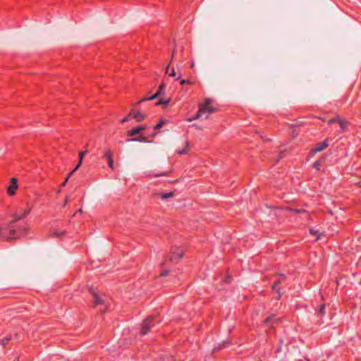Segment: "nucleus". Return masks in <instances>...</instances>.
<instances>
[{
	"instance_id": "ddd939ff",
	"label": "nucleus",
	"mask_w": 361,
	"mask_h": 361,
	"mask_svg": "<svg viewBox=\"0 0 361 361\" xmlns=\"http://www.w3.org/2000/svg\"><path fill=\"white\" fill-rule=\"evenodd\" d=\"M30 209H26L22 213V214L16 215L14 219L11 221V224L25 217L30 213Z\"/></svg>"
},
{
	"instance_id": "f704fd0d",
	"label": "nucleus",
	"mask_w": 361,
	"mask_h": 361,
	"mask_svg": "<svg viewBox=\"0 0 361 361\" xmlns=\"http://www.w3.org/2000/svg\"><path fill=\"white\" fill-rule=\"evenodd\" d=\"M67 203H68V200L66 199V200H64V205H66Z\"/></svg>"
},
{
	"instance_id": "f8f14e48",
	"label": "nucleus",
	"mask_w": 361,
	"mask_h": 361,
	"mask_svg": "<svg viewBox=\"0 0 361 361\" xmlns=\"http://www.w3.org/2000/svg\"><path fill=\"white\" fill-rule=\"evenodd\" d=\"M286 279V276L283 274L279 275L278 279L274 283L272 286V288L276 290V291L279 294V297L281 296L280 290L276 289V287L279 284L282 283Z\"/></svg>"
},
{
	"instance_id": "72a5a7b5",
	"label": "nucleus",
	"mask_w": 361,
	"mask_h": 361,
	"mask_svg": "<svg viewBox=\"0 0 361 361\" xmlns=\"http://www.w3.org/2000/svg\"><path fill=\"white\" fill-rule=\"evenodd\" d=\"M181 77V74L178 73V77L176 78V80H178Z\"/></svg>"
},
{
	"instance_id": "0eeeda50",
	"label": "nucleus",
	"mask_w": 361,
	"mask_h": 361,
	"mask_svg": "<svg viewBox=\"0 0 361 361\" xmlns=\"http://www.w3.org/2000/svg\"><path fill=\"white\" fill-rule=\"evenodd\" d=\"M18 179L16 178H12L11 179V184L7 188V193L9 196H13L15 194L16 190L18 189Z\"/></svg>"
},
{
	"instance_id": "5701e85b",
	"label": "nucleus",
	"mask_w": 361,
	"mask_h": 361,
	"mask_svg": "<svg viewBox=\"0 0 361 361\" xmlns=\"http://www.w3.org/2000/svg\"><path fill=\"white\" fill-rule=\"evenodd\" d=\"M324 308H325L324 305H322L320 306L319 312H320L322 316H324Z\"/></svg>"
},
{
	"instance_id": "f03ea898",
	"label": "nucleus",
	"mask_w": 361,
	"mask_h": 361,
	"mask_svg": "<svg viewBox=\"0 0 361 361\" xmlns=\"http://www.w3.org/2000/svg\"><path fill=\"white\" fill-rule=\"evenodd\" d=\"M146 117V115L144 113H142L140 111H136L135 109L130 110V113L123 118L121 123H125L131 119L134 118L137 121L140 122L142 121Z\"/></svg>"
},
{
	"instance_id": "6e6552de",
	"label": "nucleus",
	"mask_w": 361,
	"mask_h": 361,
	"mask_svg": "<svg viewBox=\"0 0 361 361\" xmlns=\"http://www.w3.org/2000/svg\"><path fill=\"white\" fill-rule=\"evenodd\" d=\"M183 255V252L179 248L176 247L172 250L171 255L169 257L171 262H178Z\"/></svg>"
},
{
	"instance_id": "9d476101",
	"label": "nucleus",
	"mask_w": 361,
	"mask_h": 361,
	"mask_svg": "<svg viewBox=\"0 0 361 361\" xmlns=\"http://www.w3.org/2000/svg\"><path fill=\"white\" fill-rule=\"evenodd\" d=\"M328 146V142L327 140H325L324 141L317 144L316 147L312 149L311 154L319 152L324 149Z\"/></svg>"
},
{
	"instance_id": "4be33fe9",
	"label": "nucleus",
	"mask_w": 361,
	"mask_h": 361,
	"mask_svg": "<svg viewBox=\"0 0 361 361\" xmlns=\"http://www.w3.org/2000/svg\"><path fill=\"white\" fill-rule=\"evenodd\" d=\"M170 77H175L176 75V73L175 72L174 68H172L171 73H169Z\"/></svg>"
},
{
	"instance_id": "473e14b6",
	"label": "nucleus",
	"mask_w": 361,
	"mask_h": 361,
	"mask_svg": "<svg viewBox=\"0 0 361 361\" xmlns=\"http://www.w3.org/2000/svg\"><path fill=\"white\" fill-rule=\"evenodd\" d=\"M169 69V64L167 66L166 69V73H168Z\"/></svg>"
},
{
	"instance_id": "a211bd4d",
	"label": "nucleus",
	"mask_w": 361,
	"mask_h": 361,
	"mask_svg": "<svg viewBox=\"0 0 361 361\" xmlns=\"http://www.w3.org/2000/svg\"><path fill=\"white\" fill-rule=\"evenodd\" d=\"M165 121H163V120H161L155 126H154V129L156 130H158V129H160L163 125L164 124Z\"/></svg>"
},
{
	"instance_id": "c756f323",
	"label": "nucleus",
	"mask_w": 361,
	"mask_h": 361,
	"mask_svg": "<svg viewBox=\"0 0 361 361\" xmlns=\"http://www.w3.org/2000/svg\"><path fill=\"white\" fill-rule=\"evenodd\" d=\"M290 210L293 211V212H298V213H300V212H305L304 210H300V209H290Z\"/></svg>"
},
{
	"instance_id": "58836bf2",
	"label": "nucleus",
	"mask_w": 361,
	"mask_h": 361,
	"mask_svg": "<svg viewBox=\"0 0 361 361\" xmlns=\"http://www.w3.org/2000/svg\"><path fill=\"white\" fill-rule=\"evenodd\" d=\"M319 238H320L319 235V236H317V240H319Z\"/></svg>"
},
{
	"instance_id": "412c9836",
	"label": "nucleus",
	"mask_w": 361,
	"mask_h": 361,
	"mask_svg": "<svg viewBox=\"0 0 361 361\" xmlns=\"http://www.w3.org/2000/svg\"><path fill=\"white\" fill-rule=\"evenodd\" d=\"M11 340L10 337H6L2 340V345H5Z\"/></svg>"
},
{
	"instance_id": "f257e3e1",
	"label": "nucleus",
	"mask_w": 361,
	"mask_h": 361,
	"mask_svg": "<svg viewBox=\"0 0 361 361\" xmlns=\"http://www.w3.org/2000/svg\"><path fill=\"white\" fill-rule=\"evenodd\" d=\"M212 100L206 99L204 104H200V109L195 115V118H207L208 115L216 111V109L211 106Z\"/></svg>"
},
{
	"instance_id": "9b49d317",
	"label": "nucleus",
	"mask_w": 361,
	"mask_h": 361,
	"mask_svg": "<svg viewBox=\"0 0 361 361\" xmlns=\"http://www.w3.org/2000/svg\"><path fill=\"white\" fill-rule=\"evenodd\" d=\"M145 128H146L145 125H142V126L133 128L128 132L127 135H137V134H139L140 133H141L142 131L145 130Z\"/></svg>"
},
{
	"instance_id": "f3484780",
	"label": "nucleus",
	"mask_w": 361,
	"mask_h": 361,
	"mask_svg": "<svg viewBox=\"0 0 361 361\" xmlns=\"http://www.w3.org/2000/svg\"><path fill=\"white\" fill-rule=\"evenodd\" d=\"M107 160H108V164H109V167L111 169H114V161H113L112 155L109 154V159Z\"/></svg>"
},
{
	"instance_id": "c9c22d12",
	"label": "nucleus",
	"mask_w": 361,
	"mask_h": 361,
	"mask_svg": "<svg viewBox=\"0 0 361 361\" xmlns=\"http://www.w3.org/2000/svg\"><path fill=\"white\" fill-rule=\"evenodd\" d=\"M184 142H185V146L187 147V146H188V141H186V140H185V141H184Z\"/></svg>"
},
{
	"instance_id": "e433bc0d",
	"label": "nucleus",
	"mask_w": 361,
	"mask_h": 361,
	"mask_svg": "<svg viewBox=\"0 0 361 361\" xmlns=\"http://www.w3.org/2000/svg\"><path fill=\"white\" fill-rule=\"evenodd\" d=\"M160 176H167V173H164L161 174Z\"/></svg>"
},
{
	"instance_id": "4468645a",
	"label": "nucleus",
	"mask_w": 361,
	"mask_h": 361,
	"mask_svg": "<svg viewBox=\"0 0 361 361\" xmlns=\"http://www.w3.org/2000/svg\"><path fill=\"white\" fill-rule=\"evenodd\" d=\"M159 195L162 199H167V198L173 197L174 196V192H167V193H162V194H160Z\"/></svg>"
},
{
	"instance_id": "39448f33",
	"label": "nucleus",
	"mask_w": 361,
	"mask_h": 361,
	"mask_svg": "<svg viewBox=\"0 0 361 361\" xmlns=\"http://www.w3.org/2000/svg\"><path fill=\"white\" fill-rule=\"evenodd\" d=\"M154 318V317H148L145 320L143 321L141 327L142 335H146L149 329L154 326V323L153 322Z\"/></svg>"
},
{
	"instance_id": "7ed1b4c3",
	"label": "nucleus",
	"mask_w": 361,
	"mask_h": 361,
	"mask_svg": "<svg viewBox=\"0 0 361 361\" xmlns=\"http://www.w3.org/2000/svg\"><path fill=\"white\" fill-rule=\"evenodd\" d=\"M335 123H337L339 125L341 128V130L339 131L340 133H343L349 124L348 121L342 119L338 115H336L335 117L328 121V123L329 125H332Z\"/></svg>"
},
{
	"instance_id": "b1692460",
	"label": "nucleus",
	"mask_w": 361,
	"mask_h": 361,
	"mask_svg": "<svg viewBox=\"0 0 361 361\" xmlns=\"http://www.w3.org/2000/svg\"><path fill=\"white\" fill-rule=\"evenodd\" d=\"M142 137L141 139H130V140H128V142H130V141H140V142H141V141L145 140V137Z\"/></svg>"
},
{
	"instance_id": "2f4dec72",
	"label": "nucleus",
	"mask_w": 361,
	"mask_h": 361,
	"mask_svg": "<svg viewBox=\"0 0 361 361\" xmlns=\"http://www.w3.org/2000/svg\"><path fill=\"white\" fill-rule=\"evenodd\" d=\"M175 57V50L173 51V53H172V58H171V61L173 59V58Z\"/></svg>"
},
{
	"instance_id": "1a4fd4ad",
	"label": "nucleus",
	"mask_w": 361,
	"mask_h": 361,
	"mask_svg": "<svg viewBox=\"0 0 361 361\" xmlns=\"http://www.w3.org/2000/svg\"><path fill=\"white\" fill-rule=\"evenodd\" d=\"M90 291L91 292L92 295L94 296V303L95 305L106 304V301L102 297L98 295L92 288H90Z\"/></svg>"
},
{
	"instance_id": "423d86ee",
	"label": "nucleus",
	"mask_w": 361,
	"mask_h": 361,
	"mask_svg": "<svg viewBox=\"0 0 361 361\" xmlns=\"http://www.w3.org/2000/svg\"><path fill=\"white\" fill-rule=\"evenodd\" d=\"M86 152H79V162L77 165V166L75 167V169L68 174V177L66 178V179L65 180V181H63V183H62V186H64L66 185V184L67 183L68 179L70 178V177L73 175V173L76 171L78 170V169L81 166L82 164V159H83V157L86 154Z\"/></svg>"
},
{
	"instance_id": "a878e982",
	"label": "nucleus",
	"mask_w": 361,
	"mask_h": 361,
	"mask_svg": "<svg viewBox=\"0 0 361 361\" xmlns=\"http://www.w3.org/2000/svg\"><path fill=\"white\" fill-rule=\"evenodd\" d=\"M187 152V150L186 149H180V150H178V153L180 154H185Z\"/></svg>"
},
{
	"instance_id": "aec40b11",
	"label": "nucleus",
	"mask_w": 361,
	"mask_h": 361,
	"mask_svg": "<svg viewBox=\"0 0 361 361\" xmlns=\"http://www.w3.org/2000/svg\"><path fill=\"white\" fill-rule=\"evenodd\" d=\"M9 233H10V236L8 238V240H11V239H13V235L16 233V230H14V229L10 230Z\"/></svg>"
},
{
	"instance_id": "6ab92c4d",
	"label": "nucleus",
	"mask_w": 361,
	"mask_h": 361,
	"mask_svg": "<svg viewBox=\"0 0 361 361\" xmlns=\"http://www.w3.org/2000/svg\"><path fill=\"white\" fill-rule=\"evenodd\" d=\"M322 159L315 161L314 163V167L316 168L317 170H319V167H320V166L322 164Z\"/></svg>"
},
{
	"instance_id": "4c0bfd02",
	"label": "nucleus",
	"mask_w": 361,
	"mask_h": 361,
	"mask_svg": "<svg viewBox=\"0 0 361 361\" xmlns=\"http://www.w3.org/2000/svg\"><path fill=\"white\" fill-rule=\"evenodd\" d=\"M270 318H267L266 319V322H268V321H269Z\"/></svg>"
},
{
	"instance_id": "7c9ffc66",
	"label": "nucleus",
	"mask_w": 361,
	"mask_h": 361,
	"mask_svg": "<svg viewBox=\"0 0 361 361\" xmlns=\"http://www.w3.org/2000/svg\"><path fill=\"white\" fill-rule=\"evenodd\" d=\"M169 273V271H163L161 274V276H165L168 274Z\"/></svg>"
},
{
	"instance_id": "cd10ccee",
	"label": "nucleus",
	"mask_w": 361,
	"mask_h": 361,
	"mask_svg": "<svg viewBox=\"0 0 361 361\" xmlns=\"http://www.w3.org/2000/svg\"><path fill=\"white\" fill-rule=\"evenodd\" d=\"M109 155H112V154H111L110 151H109V150H107V151H106V153H105V154H104V157H105V158H106L107 159H109Z\"/></svg>"
},
{
	"instance_id": "bb28decb",
	"label": "nucleus",
	"mask_w": 361,
	"mask_h": 361,
	"mask_svg": "<svg viewBox=\"0 0 361 361\" xmlns=\"http://www.w3.org/2000/svg\"><path fill=\"white\" fill-rule=\"evenodd\" d=\"M2 228L0 227V238L2 239V240H5L6 239V237L4 235V234L2 233Z\"/></svg>"
},
{
	"instance_id": "393cba45",
	"label": "nucleus",
	"mask_w": 361,
	"mask_h": 361,
	"mask_svg": "<svg viewBox=\"0 0 361 361\" xmlns=\"http://www.w3.org/2000/svg\"><path fill=\"white\" fill-rule=\"evenodd\" d=\"M310 233H312L313 235H316V234L319 233L318 230L310 229Z\"/></svg>"
},
{
	"instance_id": "2eb2a0df",
	"label": "nucleus",
	"mask_w": 361,
	"mask_h": 361,
	"mask_svg": "<svg viewBox=\"0 0 361 361\" xmlns=\"http://www.w3.org/2000/svg\"><path fill=\"white\" fill-rule=\"evenodd\" d=\"M170 102V99H163V98H161L158 100V102L156 103V105L157 106H159L160 104H165V105H167Z\"/></svg>"
},
{
	"instance_id": "20e7f679",
	"label": "nucleus",
	"mask_w": 361,
	"mask_h": 361,
	"mask_svg": "<svg viewBox=\"0 0 361 361\" xmlns=\"http://www.w3.org/2000/svg\"><path fill=\"white\" fill-rule=\"evenodd\" d=\"M164 88H165V83L162 82L158 87V90H157V92L152 96L148 97H145V98L139 100L137 103H135L134 104V106H136L145 101L153 100V99L157 98L159 95L163 94V91H164Z\"/></svg>"
},
{
	"instance_id": "dca6fc26",
	"label": "nucleus",
	"mask_w": 361,
	"mask_h": 361,
	"mask_svg": "<svg viewBox=\"0 0 361 361\" xmlns=\"http://www.w3.org/2000/svg\"><path fill=\"white\" fill-rule=\"evenodd\" d=\"M194 85L195 82L190 80H180V85Z\"/></svg>"
},
{
	"instance_id": "c85d7f7f",
	"label": "nucleus",
	"mask_w": 361,
	"mask_h": 361,
	"mask_svg": "<svg viewBox=\"0 0 361 361\" xmlns=\"http://www.w3.org/2000/svg\"><path fill=\"white\" fill-rule=\"evenodd\" d=\"M354 183L361 187V178L357 180H355Z\"/></svg>"
}]
</instances>
